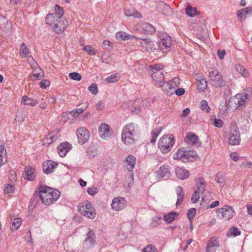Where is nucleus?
Masks as SVG:
<instances>
[{
    "label": "nucleus",
    "instance_id": "nucleus-43",
    "mask_svg": "<svg viewBox=\"0 0 252 252\" xmlns=\"http://www.w3.org/2000/svg\"><path fill=\"white\" fill-rule=\"evenodd\" d=\"M120 79V76L118 73H114L108 77H107L105 79V81L107 83H114L118 81Z\"/></svg>",
    "mask_w": 252,
    "mask_h": 252
},
{
    "label": "nucleus",
    "instance_id": "nucleus-14",
    "mask_svg": "<svg viewBox=\"0 0 252 252\" xmlns=\"http://www.w3.org/2000/svg\"><path fill=\"white\" fill-rule=\"evenodd\" d=\"M249 95L245 94L243 95L237 94L235 102L236 108L239 110H242L245 106V104L248 99Z\"/></svg>",
    "mask_w": 252,
    "mask_h": 252
},
{
    "label": "nucleus",
    "instance_id": "nucleus-9",
    "mask_svg": "<svg viewBox=\"0 0 252 252\" xmlns=\"http://www.w3.org/2000/svg\"><path fill=\"white\" fill-rule=\"evenodd\" d=\"M98 134L100 137L105 140H108L113 136V130L108 125L102 123L98 128Z\"/></svg>",
    "mask_w": 252,
    "mask_h": 252
},
{
    "label": "nucleus",
    "instance_id": "nucleus-58",
    "mask_svg": "<svg viewBox=\"0 0 252 252\" xmlns=\"http://www.w3.org/2000/svg\"><path fill=\"white\" fill-rule=\"evenodd\" d=\"M56 139L57 138L55 137L54 135H53V133L52 132L49 133L46 135L47 143L48 144L52 143L55 141V139Z\"/></svg>",
    "mask_w": 252,
    "mask_h": 252
},
{
    "label": "nucleus",
    "instance_id": "nucleus-31",
    "mask_svg": "<svg viewBox=\"0 0 252 252\" xmlns=\"http://www.w3.org/2000/svg\"><path fill=\"white\" fill-rule=\"evenodd\" d=\"M176 191L177 195V200L176 203V206L178 207L183 202L185 193L183 192V188L180 186L176 188Z\"/></svg>",
    "mask_w": 252,
    "mask_h": 252
},
{
    "label": "nucleus",
    "instance_id": "nucleus-1",
    "mask_svg": "<svg viewBox=\"0 0 252 252\" xmlns=\"http://www.w3.org/2000/svg\"><path fill=\"white\" fill-rule=\"evenodd\" d=\"M39 189L38 194L33 195V200H37L39 197L42 203L47 206L54 203L60 196V192L58 190L54 189L46 186H41Z\"/></svg>",
    "mask_w": 252,
    "mask_h": 252
},
{
    "label": "nucleus",
    "instance_id": "nucleus-51",
    "mask_svg": "<svg viewBox=\"0 0 252 252\" xmlns=\"http://www.w3.org/2000/svg\"><path fill=\"white\" fill-rule=\"evenodd\" d=\"M201 194L202 193L199 192H197V191L195 190L191 198V202L193 203H197L200 197Z\"/></svg>",
    "mask_w": 252,
    "mask_h": 252
},
{
    "label": "nucleus",
    "instance_id": "nucleus-47",
    "mask_svg": "<svg viewBox=\"0 0 252 252\" xmlns=\"http://www.w3.org/2000/svg\"><path fill=\"white\" fill-rule=\"evenodd\" d=\"M15 190L14 186L11 184H5L3 189L4 192L6 193H12Z\"/></svg>",
    "mask_w": 252,
    "mask_h": 252
},
{
    "label": "nucleus",
    "instance_id": "nucleus-48",
    "mask_svg": "<svg viewBox=\"0 0 252 252\" xmlns=\"http://www.w3.org/2000/svg\"><path fill=\"white\" fill-rule=\"evenodd\" d=\"M20 51L21 54H23L25 57L28 56L29 54V49L25 43H22L20 48Z\"/></svg>",
    "mask_w": 252,
    "mask_h": 252
},
{
    "label": "nucleus",
    "instance_id": "nucleus-45",
    "mask_svg": "<svg viewBox=\"0 0 252 252\" xmlns=\"http://www.w3.org/2000/svg\"><path fill=\"white\" fill-rule=\"evenodd\" d=\"M55 12L51 13V14H56V16L62 19L64 13L63 9L58 4H56L55 6Z\"/></svg>",
    "mask_w": 252,
    "mask_h": 252
},
{
    "label": "nucleus",
    "instance_id": "nucleus-18",
    "mask_svg": "<svg viewBox=\"0 0 252 252\" xmlns=\"http://www.w3.org/2000/svg\"><path fill=\"white\" fill-rule=\"evenodd\" d=\"M157 173L158 179L168 178L171 176L169 166L168 165H164L160 167Z\"/></svg>",
    "mask_w": 252,
    "mask_h": 252
},
{
    "label": "nucleus",
    "instance_id": "nucleus-62",
    "mask_svg": "<svg viewBox=\"0 0 252 252\" xmlns=\"http://www.w3.org/2000/svg\"><path fill=\"white\" fill-rule=\"evenodd\" d=\"M171 84L173 85V87H175V88L177 87L180 83V79L179 77H174L171 80Z\"/></svg>",
    "mask_w": 252,
    "mask_h": 252
},
{
    "label": "nucleus",
    "instance_id": "nucleus-34",
    "mask_svg": "<svg viewBox=\"0 0 252 252\" xmlns=\"http://www.w3.org/2000/svg\"><path fill=\"white\" fill-rule=\"evenodd\" d=\"M196 185L197 186V192L202 193L205 190L206 185L205 184L204 179L202 178H199L195 180Z\"/></svg>",
    "mask_w": 252,
    "mask_h": 252
},
{
    "label": "nucleus",
    "instance_id": "nucleus-44",
    "mask_svg": "<svg viewBox=\"0 0 252 252\" xmlns=\"http://www.w3.org/2000/svg\"><path fill=\"white\" fill-rule=\"evenodd\" d=\"M235 68L236 70L241 74H242V75H243V76L246 77L248 76V71L242 65L240 64H237L235 66Z\"/></svg>",
    "mask_w": 252,
    "mask_h": 252
},
{
    "label": "nucleus",
    "instance_id": "nucleus-17",
    "mask_svg": "<svg viewBox=\"0 0 252 252\" xmlns=\"http://www.w3.org/2000/svg\"><path fill=\"white\" fill-rule=\"evenodd\" d=\"M95 243V234L93 231L90 230L87 234L84 245L89 248L93 247Z\"/></svg>",
    "mask_w": 252,
    "mask_h": 252
},
{
    "label": "nucleus",
    "instance_id": "nucleus-13",
    "mask_svg": "<svg viewBox=\"0 0 252 252\" xmlns=\"http://www.w3.org/2000/svg\"><path fill=\"white\" fill-rule=\"evenodd\" d=\"M126 200L122 197H115L113 199L111 204L113 209L120 211L124 209L126 206Z\"/></svg>",
    "mask_w": 252,
    "mask_h": 252
},
{
    "label": "nucleus",
    "instance_id": "nucleus-16",
    "mask_svg": "<svg viewBox=\"0 0 252 252\" xmlns=\"http://www.w3.org/2000/svg\"><path fill=\"white\" fill-rule=\"evenodd\" d=\"M32 63L31 64L32 67H34V72L36 73H33L31 77V80H35L39 78H41L44 76V73L42 69L40 67H37L38 64L32 58Z\"/></svg>",
    "mask_w": 252,
    "mask_h": 252
},
{
    "label": "nucleus",
    "instance_id": "nucleus-50",
    "mask_svg": "<svg viewBox=\"0 0 252 252\" xmlns=\"http://www.w3.org/2000/svg\"><path fill=\"white\" fill-rule=\"evenodd\" d=\"M196 215V209L195 208H191L187 212V217L189 220L191 222Z\"/></svg>",
    "mask_w": 252,
    "mask_h": 252
},
{
    "label": "nucleus",
    "instance_id": "nucleus-2",
    "mask_svg": "<svg viewBox=\"0 0 252 252\" xmlns=\"http://www.w3.org/2000/svg\"><path fill=\"white\" fill-rule=\"evenodd\" d=\"M139 134V129L136 126L132 123L128 124L123 129L122 133V141L126 145H132L135 142Z\"/></svg>",
    "mask_w": 252,
    "mask_h": 252
},
{
    "label": "nucleus",
    "instance_id": "nucleus-64",
    "mask_svg": "<svg viewBox=\"0 0 252 252\" xmlns=\"http://www.w3.org/2000/svg\"><path fill=\"white\" fill-rule=\"evenodd\" d=\"M104 106V103L103 101H99L96 105V108L98 111L102 110Z\"/></svg>",
    "mask_w": 252,
    "mask_h": 252
},
{
    "label": "nucleus",
    "instance_id": "nucleus-55",
    "mask_svg": "<svg viewBox=\"0 0 252 252\" xmlns=\"http://www.w3.org/2000/svg\"><path fill=\"white\" fill-rule=\"evenodd\" d=\"M88 90L93 94H96L98 93V89L95 83L92 84L88 88Z\"/></svg>",
    "mask_w": 252,
    "mask_h": 252
},
{
    "label": "nucleus",
    "instance_id": "nucleus-32",
    "mask_svg": "<svg viewBox=\"0 0 252 252\" xmlns=\"http://www.w3.org/2000/svg\"><path fill=\"white\" fill-rule=\"evenodd\" d=\"M125 14L127 17H133L135 18H141L142 17V14L133 8L125 9Z\"/></svg>",
    "mask_w": 252,
    "mask_h": 252
},
{
    "label": "nucleus",
    "instance_id": "nucleus-12",
    "mask_svg": "<svg viewBox=\"0 0 252 252\" xmlns=\"http://www.w3.org/2000/svg\"><path fill=\"white\" fill-rule=\"evenodd\" d=\"M76 133L78 142L80 144H84L89 139L90 133L86 128L83 127H79L77 129Z\"/></svg>",
    "mask_w": 252,
    "mask_h": 252
},
{
    "label": "nucleus",
    "instance_id": "nucleus-39",
    "mask_svg": "<svg viewBox=\"0 0 252 252\" xmlns=\"http://www.w3.org/2000/svg\"><path fill=\"white\" fill-rule=\"evenodd\" d=\"M186 14L190 17H193L194 16L198 15L200 12L197 10L196 7H192L191 6H188L186 9Z\"/></svg>",
    "mask_w": 252,
    "mask_h": 252
},
{
    "label": "nucleus",
    "instance_id": "nucleus-6",
    "mask_svg": "<svg viewBox=\"0 0 252 252\" xmlns=\"http://www.w3.org/2000/svg\"><path fill=\"white\" fill-rule=\"evenodd\" d=\"M240 142L241 137L239 129L235 123H232L229 131L228 144L230 145L236 146L239 145Z\"/></svg>",
    "mask_w": 252,
    "mask_h": 252
},
{
    "label": "nucleus",
    "instance_id": "nucleus-11",
    "mask_svg": "<svg viewBox=\"0 0 252 252\" xmlns=\"http://www.w3.org/2000/svg\"><path fill=\"white\" fill-rule=\"evenodd\" d=\"M160 41L159 46L163 52H167L170 49L171 46V39L166 34H163L160 36Z\"/></svg>",
    "mask_w": 252,
    "mask_h": 252
},
{
    "label": "nucleus",
    "instance_id": "nucleus-60",
    "mask_svg": "<svg viewBox=\"0 0 252 252\" xmlns=\"http://www.w3.org/2000/svg\"><path fill=\"white\" fill-rule=\"evenodd\" d=\"M217 127H221L223 126V123L220 119H214V123H213Z\"/></svg>",
    "mask_w": 252,
    "mask_h": 252
},
{
    "label": "nucleus",
    "instance_id": "nucleus-61",
    "mask_svg": "<svg viewBox=\"0 0 252 252\" xmlns=\"http://www.w3.org/2000/svg\"><path fill=\"white\" fill-rule=\"evenodd\" d=\"M40 86L42 89H45L50 85V82L48 80H43L39 83Z\"/></svg>",
    "mask_w": 252,
    "mask_h": 252
},
{
    "label": "nucleus",
    "instance_id": "nucleus-38",
    "mask_svg": "<svg viewBox=\"0 0 252 252\" xmlns=\"http://www.w3.org/2000/svg\"><path fill=\"white\" fill-rule=\"evenodd\" d=\"M22 101L24 102V104L30 105L31 106H34L38 103L36 100L33 99L31 97H29L26 95L22 97Z\"/></svg>",
    "mask_w": 252,
    "mask_h": 252
},
{
    "label": "nucleus",
    "instance_id": "nucleus-41",
    "mask_svg": "<svg viewBox=\"0 0 252 252\" xmlns=\"http://www.w3.org/2000/svg\"><path fill=\"white\" fill-rule=\"evenodd\" d=\"M21 219L19 218H15L13 220L11 225L10 226V229L12 231L16 230L19 228L21 224Z\"/></svg>",
    "mask_w": 252,
    "mask_h": 252
},
{
    "label": "nucleus",
    "instance_id": "nucleus-57",
    "mask_svg": "<svg viewBox=\"0 0 252 252\" xmlns=\"http://www.w3.org/2000/svg\"><path fill=\"white\" fill-rule=\"evenodd\" d=\"M142 252H157L155 246L150 245L142 250Z\"/></svg>",
    "mask_w": 252,
    "mask_h": 252
},
{
    "label": "nucleus",
    "instance_id": "nucleus-63",
    "mask_svg": "<svg viewBox=\"0 0 252 252\" xmlns=\"http://www.w3.org/2000/svg\"><path fill=\"white\" fill-rule=\"evenodd\" d=\"M185 90L183 88H178L176 90L174 91L176 94L178 96H181L184 94Z\"/></svg>",
    "mask_w": 252,
    "mask_h": 252
},
{
    "label": "nucleus",
    "instance_id": "nucleus-29",
    "mask_svg": "<svg viewBox=\"0 0 252 252\" xmlns=\"http://www.w3.org/2000/svg\"><path fill=\"white\" fill-rule=\"evenodd\" d=\"M179 216V213L177 212L172 211L167 214L163 215V219L167 223L172 222L174 220H176Z\"/></svg>",
    "mask_w": 252,
    "mask_h": 252
},
{
    "label": "nucleus",
    "instance_id": "nucleus-56",
    "mask_svg": "<svg viewBox=\"0 0 252 252\" xmlns=\"http://www.w3.org/2000/svg\"><path fill=\"white\" fill-rule=\"evenodd\" d=\"M84 50L87 51L88 54L90 55H94L95 54L94 48L91 45L84 46L83 47Z\"/></svg>",
    "mask_w": 252,
    "mask_h": 252
},
{
    "label": "nucleus",
    "instance_id": "nucleus-26",
    "mask_svg": "<svg viewBox=\"0 0 252 252\" xmlns=\"http://www.w3.org/2000/svg\"><path fill=\"white\" fill-rule=\"evenodd\" d=\"M60 19L61 18L58 17L56 14H49L46 17V23L51 28L58 23Z\"/></svg>",
    "mask_w": 252,
    "mask_h": 252
},
{
    "label": "nucleus",
    "instance_id": "nucleus-19",
    "mask_svg": "<svg viewBox=\"0 0 252 252\" xmlns=\"http://www.w3.org/2000/svg\"><path fill=\"white\" fill-rule=\"evenodd\" d=\"M67 22L65 20L60 19L58 23H57L55 26H54L52 28L53 31L56 32L57 33H62L65 28L67 27Z\"/></svg>",
    "mask_w": 252,
    "mask_h": 252
},
{
    "label": "nucleus",
    "instance_id": "nucleus-35",
    "mask_svg": "<svg viewBox=\"0 0 252 252\" xmlns=\"http://www.w3.org/2000/svg\"><path fill=\"white\" fill-rule=\"evenodd\" d=\"M198 81L197 89L200 91H204L207 87V82L204 78L198 77L196 78Z\"/></svg>",
    "mask_w": 252,
    "mask_h": 252
},
{
    "label": "nucleus",
    "instance_id": "nucleus-22",
    "mask_svg": "<svg viewBox=\"0 0 252 252\" xmlns=\"http://www.w3.org/2000/svg\"><path fill=\"white\" fill-rule=\"evenodd\" d=\"M71 149V146L68 142L61 143L58 147V153L60 157H64Z\"/></svg>",
    "mask_w": 252,
    "mask_h": 252
},
{
    "label": "nucleus",
    "instance_id": "nucleus-42",
    "mask_svg": "<svg viewBox=\"0 0 252 252\" xmlns=\"http://www.w3.org/2000/svg\"><path fill=\"white\" fill-rule=\"evenodd\" d=\"M229 101L225 100L224 102H221L219 105V109L223 113H227L229 109Z\"/></svg>",
    "mask_w": 252,
    "mask_h": 252
},
{
    "label": "nucleus",
    "instance_id": "nucleus-10",
    "mask_svg": "<svg viewBox=\"0 0 252 252\" xmlns=\"http://www.w3.org/2000/svg\"><path fill=\"white\" fill-rule=\"evenodd\" d=\"M135 39H137L136 44L147 51L150 52L156 49L154 42L150 38L142 39L136 37Z\"/></svg>",
    "mask_w": 252,
    "mask_h": 252
},
{
    "label": "nucleus",
    "instance_id": "nucleus-33",
    "mask_svg": "<svg viewBox=\"0 0 252 252\" xmlns=\"http://www.w3.org/2000/svg\"><path fill=\"white\" fill-rule=\"evenodd\" d=\"M151 76L157 86L161 85V83L164 80L163 71L157 72V73H155V74L152 75Z\"/></svg>",
    "mask_w": 252,
    "mask_h": 252
},
{
    "label": "nucleus",
    "instance_id": "nucleus-59",
    "mask_svg": "<svg viewBox=\"0 0 252 252\" xmlns=\"http://www.w3.org/2000/svg\"><path fill=\"white\" fill-rule=\"evenodd\" d=\"M143 26L145 28H146L148 32H150L151 33L155 32V31L154 27L152 25H151V24H150L149 23H145L143 24Z\"/></svg>",
    "mask_w": 252,
    "mask_h": 252
},
{
    "label": "nucleus",
    "instance_id": "nucleus-28",
    "mask_svg": "<svg viewBox=\"0 0 252 252\" xmlns=\"http://www.w3.org/2000/svg\"><path fill=\"white\" fill-rule=\"evenodd\" d=\"M249 13H252V7H248L238 10L237 12V16L240 21L245 20L246 15Z\"/></svg>",
    "mask_w": 252,
    "mask_h": 252
},
{
    "label": "nucleus",
    "instance_id": "nucleus-3",
    "mask_svg": "<svg viewBox=\"0 0 252 252\" xmlns=\"http://www.w3.org/2000/svg\"><path fill=\"white\" fill-rule=\"evenodd\" d=\"M173 158L175 160H181L184 162L193 161L198 158L197 154L195 151H184L180 148L173 155Z\"/></svg>",
    "mask_w": 252,
    "mask_h": 252
},
{
    "label": "nucleus",
    "instance_id": "nucleus-7",
    "mask_svg": "<svg viewBox=\"0 0 252 252\" xmlns=\"http://www.w3.org/2000/svg\"><path fill=\"white\" fill-rule=\"evenodd\" d=\"M78 210L82 215L89 219H94L96 216L94 208L89 202L80 204L78 206Z\"/></svg>",
    "mask_w": 252,
    "mask_h": 252
},
{
    "label": "nucleus",
    "instance_id": "nucleus-4",
    "mask_svg": "<svg viewBox=\"0 0 252 252\" xmlns=\"http://www.w3.org/2000/svg\"><path fill=\"white\" fill-rule=\"evenodd\" d=\"M174 136L172 134L164 135L158 141V147L163 154L168 153L175 143Z\"/></svg>",
    "mask_w": 252,
    "mask_h": 252
},
{
    "label": "nucleus",
    "instance_id": "nucleus-49",
    "mask_svg": "<svg viewBox=\"0 0 252 252\" xmlns=\"http://www.w3.org/2000/svg\"><path fill=\"white\" fill-rule=\"evenodd\" d=\"M224 175L221 172L218 173L216 175L215 180L218 184H224Z\"/></svg>",
    "mask_w": 252,
    "mask_h": 252
},
{
    "label": "nucleus",
    "instance_id": "nucleus-52",
    "mask_svg": "<svg viewBox=\"0 0 252 252\" xmlns=\"http://www.w3.org/2000/svg\"><path fill=\"white\" fill-rule=\"evenodd\" d=\"M69 77L70 79L77 81H80L82 78L81 75L75 72L70 73L69 74Z\"/></svg>",
    "mask_w": 252,
    "mask_h": 252
},
{
    "label": "nucleus",
    "instance_id": "nucleus-46",
    "mask_svg": "<svg viewBox=\"0 0 252 252\" xmlns=\"http://www.w3.org/2000/svg\"><path fill=\"white\" fill-rule=\"evenodd\" d=\"M200 108L202 111L206 112V113H209L210 111V107L208 104V102L205 100H202L200 102Z\"/></svg>",
    "mask_w": 252,
    "mask_h": 252
},
{
    "label": "nucleus",
    "instance_id": "nucleus-27",
    "mask_svg": "<svg viewBox=\"0 0 252 252\" xmlns=\"http://www.w3.org/2000/svg\"><path fill=\"white\" fill-rule=\"evenodd\" d=\"M136 158L132 155L128 156L125 161V166L126 167L128 170L131 171L134 167L135 164Z\"/></svg>",
    "mask_w": 252,
    "mask_h": 252
},
{
    "label": "nucleus",
    "instance_id": "nucleus-36",
    "mask_svg": "<svg viewBox=\"0 0 252 252\" xmlns=\"http://www.w3.org/2000/svg\"><path fill=\"white\" fill-rule=\"evenodd\" d=\"M162 68L163 65L161 64H154L149 66L148 70L149 73L152 75L155 74V73L162 71Z\"/></svg>",
    "mask_w": 252,
    "mask_h": 252
},
{
    "label": "nucleus",
    "instance_id": "nucleus-21",
    "mask_svg": "<svg viewBox=\"0 0 252 252\" xmlns=\"http://www.w3.org/2000/svg\"><path fill=\"white\" fill-rule=\"evenodd\" d=\"M58 165V164L54 161L48 160L43 163V171L46 174L52 173Z\"/></svg>",
    "mask_w": 252,
    "mask_h": 252
},
{
    "label": "nucleus",
    "instance_id": "nucleus-15",
    "mask_svg": "<svg viewBox=\"0 0 252 252\" xmlns=\"http://www.w3.org/2000/svg\"><path fill=\"white\" fill-rule=\"evenodd\" d=\"M35 169L34 167L30 166L25 167V172L23 174V177L25 179L32 181L35 180Z\"/></svg>",
    "mask_w": 252,
    "mask_h": 252
},
{
    "label": "nucleus",
    "instance_id": "nucleus-53",
    "mask_svg": "<svg viewBox=\"0 0 252 252\" xmlns=\"http://www.w3.org/2000/svg\"><path fill=\"white\" fill-rule=\"evenodd\" d=\"M70 118H71V117L70 116L69 113L63 112L61 115L60 120L61 122L64 123L66 122Z\"/></svg>",
    "mask_w": 252,
    "mask_h": 252
},
{
    "label": "nucleus",
    "instance_id": "nucleus-40",
    "mask_svg": "<svg viewBox=\"0 0 252 252\" xmlns=\"http://www.w3.org/2000/svg\"><path fill=\"white\" fill-rule=\"evenodd\" d=\"M241 230L237 227L233 226L231 227L229 230V232L227 234L228 237L233 236L236 237L241 234Z\"/></svg>",
    "mask_w": 252,
    "mask_h": 252
},
{
    "label": "nucleus",
    "instance_id": "nucleus-30",
    "mask_svg": "<svg viewBox=\"0 0 252 252\" xmlns=\"http://www.w3.org/2000/svg\"><path fill=\"white\" fill-rule=\"evenodd\" d=\"M116 37L119 40H126L128 39H132L136 38V36L128 34L126 32L123 31L117 32L116 34Z\"/></svg>",
    "mask_w": 252,
    "mask_h": 252
},
{
    "label": "nucleus",
    "instance_id": "nucleus-8",
    "mask_svg": "<svg viewBox=\"0 0 252 252\" xmlns=\"http://www.w3.org/2000/svg\"><path fill=\"white\" fill-rule=\"evenodd\" d=\"M216 213L218 217L221 219L229 220L235 215V211L232 206L225 205L223 207L218 208Z\"/></svg>",
    "mask_w": 252,
    "mask_h": 252
},
{
    "label": "nucleus",
    "instance_id": "nucleus-20",
    "mask_svg": "<svg viewBox=\"0 0 252 252\" xmlns=\"http://www.w3.org/2000/svg\"><path fill=\"white\" fill-rule=\"evenodd\" d=\"M219 246L220 244L218 240L216 238L212 237L209 240L206 248V252H216L217 248Z\"/></svg>",
    "mask_w": 252,
    "mask_h": 252
},
{
    "label": "nucleus",
    "instance_id": "nucleus-24",
    "mask_svg": "<svg viewBox=\"0 0 252 252\" xmlns=\"http://www.w3.org/2000/svg\"><path fill=\"white\" fill-rule=\"evenodd\" d=\"M175 173L177 177L181 180L186 179L190 175V173L188 170L180 167H177L175 168Z\"/></svg>",
    "mask_w": 252,
    "mask_h": 252
},
{
    "label": "nucleus",
    "instance_id": "nucleus-5",
    "mask_svg": "<svg viewBox=\"0 0 252 252\" xmlns=\"http://www.w3.org/2000/svg\"><path fill=\"white\" fill-rule=\"evenodd\" d=\"M208 73L209 80L213 86L221 88L224 85L222 76L218 69L210 67Z\"/></svg>",
    "mask_w": 252,
    "mask_h": 252
},
{
    "label": "nucleus",
    "instance_id": "nucleus-54",
    "mask_svg": "<svg viewBox=\"0 0 252 252\" xmlns=\"http://www.w3.org/2000/svg\"><path fill=\"white\" fill-rule=\"evenodd\" d=\"M99 191V188L96 187H90L88 189L87 192L90 195L94 196Z\"/></svg>",
    "mask_w": 252,
    "mask_h": 252
},
{
    "label": "nucleus",
    "instance_id": "nucleus-37",
    "mask_svg": "<svg viewBox=\"0 0 252 252\" xmlns=\"http://www.w3.org/2000/svg\"><path fill=\"white\" fill-rule=\"evenodd\" d=\"M162 130V127L161 126L156 127L152 132L151 139L150 142L151 143H155L156 141L157 138L159 135Z\"/></svg>",
    "mask_w": 252,
    "mask_h": 252
},
{
    "label": "nucleus",
    "instance_id": "nucleus-25",
    "mask_svg": "<svg viewBox=\"0 0 252 252\" xmlns=\"http://www.w3.org/2000/svg\"><path fill=\"white\" fill-rule=\"evenodd\" d=\"M161 84V85H158L159 87L161 88L163 91L166 92L168 95H171L174 93L175 87H173L170 83H166L164 80Z\"/></svg>",
    "mask_w": 252,
    "mask_h": 252
},
{
    "label": "nucleus",
    "instance_id": "nucleus-23",
    "mask_svg": "<svg viewBox=\"0 0 252 252\" xmlns=\"http://www.w3.org/2000/svg\"><path fill=\"white\" fill-rule=\"evenodd\" d=\"M186 140L188 143H191L193 146L200 147L201 142L199 141V137L192 132H189L186 137Z\"/></svg>",
    "mask_w": 252,
    "mask_h": 252
}]
</instances>
